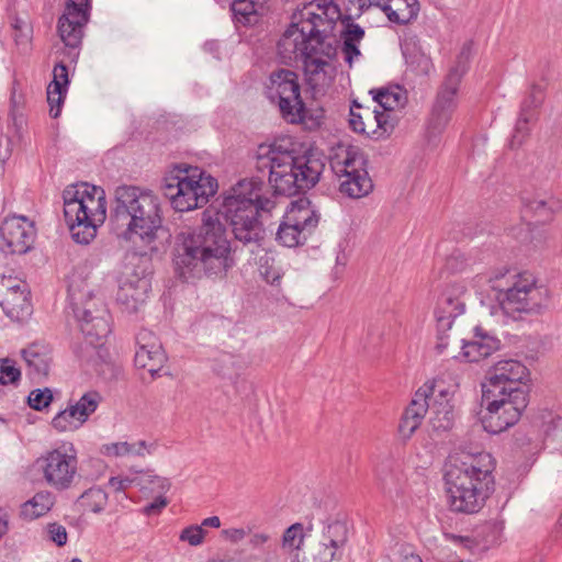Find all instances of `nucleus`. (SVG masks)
Returning a JSON list of instances; mask_svg holds the SVG:
<instances>
[{
    "instance_id": "obj_1",
    "label": "nucleus",
    "mask_w": 562,
    "mask_h": 562,
    "mask_svg": "<svg viewBox=\"0 0 562 562\" xmlns=\"http://www.w3.org/2000/svg\"><path fill=\"white\" fill-rule=\"evenodd\" d=\"M263 182L256 178L238 181L224 199L222 212L206 210L198 227H184L176 236L175 266L181 274L195 270L225 272L232 266L231 245L223 218L229 223L236 239L243 243L260 238V211L270 201L262 195Z\"/></svg>"
},
{
    "instance_id": "obj_2",
    "label": "nucleus",
    "mask_w": 562,
    "mask_h": 562,
    "mask_svg": "<svg viewBox=\"0 0 562 562\" xmlns=\"http://www.w3.org/2000/svg\"><path fill=\"white\" fill-rule=\"evenodd\" d=\"M342 20L334 0H313L297 8L279 42L285 60L303 64L307 85L321 91L330 87L337 75L338 22Z\"/></svg>"
},
{
    "instance_id": "obj_3",
    "label": "nucleus",
    "mask_w": 562,
    "mask_h": 562,
    "mask_svg": "<svg viewBox=\"0 0 562 562\" xmlns=\"http://www.w3.org/2000/svg\"><path fill=\"white\" fill-rule=\"evenodd\" d=\"M115 234L121 247L146 255L157 249L161 216L157 196L137 188L116 191Z\"/></svg>"
},
{
    "instance_id": "obj_4",
    "label": "nucleus",
    "mask_w": 562,
    "mask_h": 562,
    "mask_svg": "<svg viewBox=\"0 0 562 562\" xmlns=\"http://www.w3.org/2000/svg\"><path fill=\"white\" fill-rule=\"evenodd\" d=\"M256 160L259 170H269L268 181L273 192L289 196L312 188L325 166L315 153L295 155L276 144L259 145Z\"/></svg>"
},
{
    "instance_id": "obj_5",
    "label": "nucleus",
    "mask_w": 562,
    "mask_h": 562,
    "mask_svg": "<svg viewBox=\"0 0 562 562\" xmlns=\"http://www.w3.org/2000/svg\"><path fill=\"white\" fill-rule=\"evenodd\" d=\"M495 462L487 452H481L452 465L446 473L447 499L451 510L464 514L479 512L493 484Z\"/></svg>"
},
{
    "instance_id": "obj_6",
    "label": "nucleus",
    "mask_w": 562,
    "mask_h": 562,
    "mask_svg": "<svg viewBox=\"0 0 562 562\" xmlns=\"http://www.w3.org/2000/svg\"><path fill=\"white\" fill-rule=\"evenodd\" d=\"M64 216L71 238L87 245L98 235L108 214L105 191L87 182L69 186L63 193Z\"/></svg>"
},
{
    "instance_id": "obj_7",
    "label": "nucleus",
    "mask_w": 562,
    "mask_h": 562,
    "mask_svg": "<svg viewBox=\"0 0 562 562\" xmlns=\"http://www.w3.org/2000/svg\"><path fill=\"white\" fill-rule=\"evenodd\" d=\"M164 192L176 212L204 207L217 193V180L198 166L177 164L164 176Z\"/></svg>"
},
{
    "instance_id": "obj_8",
    "label": "nucleus",
    "mask_w": 562,
    "mask_h": 562,
    "mask_svg": "<svg viewBox=\"0 0 562 562\" xmlns=\"http://www.w3.org/2000/svg\"><path fill=\"white\" fill-rule=\"evenodd\" d=\"M415 394L428 402L432 414L430 422L435 429L447 430L452 427L461 397L457 374L440 372L432 380L426 381Z\"/></svg>"
},
{
    "instance_id": "obj_9",
    "label": "nucleus",
    "mask_w": 562,
    "mask_h": 562,
    "mask_svg": "<svg viewBox=\"0 0 562 562\" xmlns=\"http://www.w3.org/2000/svg\"><path fill=\"white\" fill-rule=\"evenodd\" d=\"M529 398L522 392L504 389L482 387V402L480 420L483 428L490 434H499L513 427L520 419L528 406Z\"/></svg>"
},
{
    "instance_id": "obj_10",
    "label": "nucleus",
    "mask_w": 562,
    "mask_h": 562,
    "mask_svg": "<svg viewBox=\"0 0 562 562\" xmlns=\"http://www.w3.org/2000/svg\"><path fill=\"white\" fill-rule=\"evenodd\" d=\"M329 162L339 179L340 192L350 198H361L372 189L367 161L358 146L339 143L331 148Z\"/></svg>"
},
{
    "instance_id": "obj_11",
    "label": "nucleus",
    "mask_w": 562,
    "mask_h": 562,
    "mask_svg": "<svg viewBox=\"0 0 562 562\" xmlns=\"http://www.w3.org/2000/svg\"><path fill=\"white\" fill-rule=\"evenodd\" d=\"M329 162L339 179L340 192L350 198H361L372 189L367 161L358 146L339 143L331 148Z\"/></svg>"
},
{
    "instance_id": "obj_12",
    "label": "nucleus",
    "mask_w": 562,
    "mask_h": 562,
    "mask_svg": "<svg viewBox=\"0 0 562 562\" xmlns=\"http://www.w3.org/2000/svg\"><path fill=\"white\" fill-rule=\"evenodd\" d=\"M550 291L538 282L529 271L515 273L510 277V286L498 294L501 307L507 314L538 313L549 304Z\"/></svg>"
},
{
    "instance_id": "obj_13",
    "label": "nucleus",
    "mask_w": 562,
    "mask_h": 562,
    "mask_svg": "<svg viewBox=\"0 0 562 562\" xmlns=\"http://www.w3.org/2000/svg\"><path fill=\"white\" fill-rule=\"evenodd\" d=\"M508 273L506 267H501L488 273V276H476L471 281L464 279H456L448 282L437 299L434 310V316L439 327L442 329L451 328L454 319L465 312V296L468 285H477L488 280L490 282L498 281Z\"/></svg>"
},
{
    "instance_id": "obj_14",
    "label": "nucleus",
    "mask_w": 562,
    "mask_h": 562,
    "mask_svg": "<svg viewBox=\"0 0 562 562\" xmlns=\"http://www.w3.org/2000/svg\"><path fill=\"white\" fill-rule=\"evenodd\" d=\"M46 483L57 490L67 488L77 473L78 460L70 449H54L37 460Z\"/></svg>"
},
{
    "instance_id": "obj_15",
    "label": "nucleus",
    "mask_w": 562,
    "mask_h": 562,
    "mask_svg": "<svg viewBox=\"0 0 562 562\" xmlns=\"http://www.w3.org/2000/svg\"><path fill=\"white\" fill-rule=\"evenodd\" d=\"M349 127L357 134L380 139L389 136L397 124L393 114H379V110L353 101L349 112Z\"/></svg>"
},
{
    "instance_id": "obj_16",
    "label": "nucleus",
    "mask_w": 562,
    "mask_h": 562,
    "mask_svg": "<svg viewBox=\"0 0 562 562\" xmlns=\"http://www.w3.org/2000/svg\"><path fill=\"white\" fill-rule=\"evenodd\" d=\"M266 89L268 97L278 101L282 116L286 114L296 115L291 110L299 105L302 98L299 76L295 71L283 68L272 71Z\"/></svg>"
},
{
    "instance_id": "obj_17",
    "label": "nucleus",
    "mask_w": 562,
    "mask_h": 562,
    "mask_svg": "<svg viewBox=\"0 0 562 562\" xmlns=\"http://www.w3.org/2000/svg\"><path fill=\"white\" fill-rule=\"evenodd\" d=\"M36 239L34 221L24 215H9L0 224V240L11 254L23 255L32 249Z\"/></svg>"
},
{
    "instance_id": "obj_18",
    "label": "nucleus",
    "mask_w": 562,
    "mask_h": 562,
    "mask_svg": "<svg viewBox=\"0 0 562 562\" xmlns=\"http://www.w3.org/2000/svg\"><path fill=\"white\" fill-rule=\"evenodd\" d=\"M530 372L528 368L517 360H501L495 363L486 382L482 387L504 389L506 392L519 390L524 397L529 398Z\"/></svg>"
},
{
    "instance_id": "obj_19",
    "label": "nucleus",
    "mask_w": 562,
    "mask_h": 562,
    "mask_svg": "<svg viewBox=\"0 0 562 562\" xmlns=\"http://www.w3.org/2000/svg\"><path fill=\"white\" fill-rule=\"evenodd\" d=\"M101 396L97 392H87L78 401L70 403L52 420V426L59 432L79 429L97 411Z\"/></svg>"
},
{
    "instance_id": "obj_20",
    "label": "nucleus",
    "mask_w": 562,
    "mask_h": 562,
    "mask_svg": "<svg viewBox=\"0 0 562 562\" xmlns=\"http://www.w3.org/2000/svg\"><path fill=\"white\" fill-rule=\"evenodd\" d=\"M88 14L77 7H66L57 23V33L66 47L77 48L82 40Z\"/></svg>"
},
{
    "instance_id": "obj_21",
    "label": "nucleus",
    "mask_w": 562,
    "mask_h": 562,
    "mask_svg": "<svg viewBox=\"0 0 562 562\" xmlns=\"http://www.w3.org/2000/svg\"><path fill=\"white\" fill-rule=\"evenodd\" d=\"M143 342L135 355V366L143 371V376L147 373L153 378L159 372L166 361V356L159 341L147 334L140 336Z\"/></svg>"
},
{
    "instance_id": "obj_22",
    "label": "nucleus",
    "mask_w": 562,
    "mask_h": 562,
    "mask_svg": "<svg viewBox=\"0 0 562 562\" xmlns=\"http://www.w3.org/2000/svg\"><path fill=\"white\" fill-rule=\"evenodd\" d=\"M109 485L114 491H127L133 486H142V488H144L148 494L156 496H164L171 486L168 479L149 473H138L133 476L111 477Z\"/></svg>"
},
{
    "instance_id": "obj_23",
    "label": "nucleus",
    "mask_w": 562,
    "mask_h": 562,
    "mask_svg": "<svg viewBox=\"0 0 562 562\" xmlns=\"http://www.w3.org/2000/svg\"><path fill=\"white\" fill-rule=\"evenodd\" d=\"M499 349V340L476 328L469 339H464L461 347V357L468 362H479L492 356Z\"/></svg>"
},
{
    "instance_id": "obj_24",
    "label": "nucleus",
    "mask_w": 562,
    "mask_h": 562,
    "mask_svg": "<svg viewBox=\"0 0 562 562\" xmlns=\"http://www.w3.org/2000/svg\"><path fill=\"white\" fill-rule=\"evenodd\" d=\"M1 306L5 313L18 321L31 313L30 290L24 282L7 289L1 295Z\"/></svg>"
},
{
    "instance_id": "obj_25",
    "label": "nucleus",
    "mask_w": 562,
    "mask_h": 562,
    "mask_svg": "<svg viewBox=\"0 0 562 562\" xmlns=\"http://www.w3.org/2000/svg\"><path fill=\"white\" fill-rule=\"evenodd\" d=\"M364 35V30L350 21H348L340 31L341 56L349 68L360 61L362 57L360 44Z\"/></svg>"
},
{
    "instance_id": "obj_26",
    "label": "nucleus",
    "mask_w": 562,
    "mask_h": 562,
    "mask_svg": "<svg viewBox=\"0 0 562 562\" xmlns=\"http://www.w3.org/2000/svg\"><path fill=\"white\" fill-rule=\"evenodd\" d=\"M428 402L420 400L416 394L405 408L397 427L398 437L402 440H408L420 427L427 411Z\"/></svg>"
},
{
    "instance_id": "obj_27",
    "label": "nucleus",
    "mask_w": 562,
    "mask_h": 562,
    "mask_svg": "<svg viewBox=\"0 0 562 562\" xmlns=\"http://www.w3.org/2000/svg\"><path fill=\"white\" fill-rule=\"evenodd\" d=\"M68 83L69 79L66 66L63 64L56 65L53 70V80L47 87V102L52 117H58L61 112Z\"/></svg>"
},
{
    "instance_id": "obj_28",
    "label": "nucleus",
    "mask_w": 562,
    "mask_h": 562,
    "mask_svg": "<svg viewBox=\"0 0 562 562\" xmlns=\"http://www.w3.org/2000/svg\"><path fill=\"white\" fill-rule=\"evenodd\" d=\"M420 11L418 0H386L382 12L392 23L406 25L415 21Z\"/></svg>"
},
{
    "instance_id": "obj_29",
    "label": "nucleus",
    "mask_w": 562,
    "mask_h": 562,
    "mask_svg": "<svg viewBox=\"0 0 562 562\" xmlns=\"http://www.w3.org/2000/svg\"><path fill=\"white\" fill-rule=\"evenodd\" d=\"M373 100L379 104L382 111L379 114H393L396 119V112L402 110L407 102V93L400 86H390L378 90H371Z\"/></svg>"
},
{
    "instance_id": "obj_30",
    "label": "nucleus",
    "mask_w": 562,
    "mask_h": 562,
    "mask_svg": "<svg viewBox=\"0 0 562 562\" xmlns=\"http://www.w3.org/2000/svg\"><path fill=\"white\" fill-rule=\"evenodd\" d=\"M283 221L304 232L313 229L317 224V217L311 206V202L305 198L291 203L283 216Z\"/></svg>"
},
{
    "instance_id": "obj_31",
    "label": "nucleus",
    "mask_w": 562,
    "mask_h": 562,
    "mask_svg": "<svg viewBox=\"0 0 562 562\" xmlns=\"http://www.w3.org/2000/svg\"><path fill=\"white\" fill-rule=\"evenodd\" d=\"M291 112H295V116L292 114H286L283 117L294 124H301L307 130H315L319 127L325 120V111L321 106H308L306 108L301 100L299 105L295 109L291 110Z\"/></svg>"
},
{
    "instance_id": "obj_32",
    "label": "nucleus",
    "mask_w": 562,
    "mask_h": 562,
    "mask_svg": "<svg viewBox=\"0 0 562 562\" xmlns=\"http://www.w3.org/2000/svg\"><path fill=\"white\" fill-rule=\"evenodd\" d=\"M54 505V497L49 492H38L20 507V517L24 520H34L46 515Z\"/></svg>"
},
{
    "instance_id": "obj_33",
    "label": "nucleus",
    "mask_w": 562,
    "mask_h": 562,
    "mask_svg": "<svg viewBox=\"0 0 562 562\" xmlns=\"http://www.w3.org/2000/svg\"><path fill=\"white\" fill-rule=\"evenodd\" d=\"M49 355V348L42 344H32L23 350V358L26 363L41 373H46L48 370Z\"/></svg>"
},
{
    "instance_id": "obj_34",
    "label": "nucleus",
    "mask_w": 562,
    "mask_h": 562,
    "mask_svg": "<svg viewBox=\"0 0 562 562\" xmlns=\"http://www.w3.org/2000/svg\"><path fill=\"white\" fill-rule=\"evenodd\" d=\"M304 233V231L282 220L277 239L286 247H295L305 238Z\"/></svg>"
},
{
    "instance_id": "obj_35",
    "label": "nucleus",
    "mask_w": 562,
    "mask_h": 562,
    "mask_svg": "<svg viewBox=\"0 0 562 562\" xmlns=\"http://www.w3.org/2000/svg\"><path fill=\"white\" fill-rule=\"evenodd\" d=\"M104 454L108 457H125V456H144L146 451V446L144 442H138L135 445H128L127 442H116L106 445L103 448Z\"/></svg>"
},
{
    "instance_id": "obj_36",
    "label": "nucleus",
    "mask_w": 562,
    "mask_h": 562,
    "mask_svg": "<svg viewBox=\"0 0 562 562\" xmlns=\"http://www.w3.org/2000/svg\"><path fill=\"white\" fill-rule=\"evenodd\" d=\"M232 10L239 22L251 23L256 21L258 14V3L254 0H236Z\"/></svg>"
},
{
    "instance_id": "obj_37",
    "label": "nucleus",
    "mask_w": 562,
    "mask_h": 562,
    "mask_svg": "<svg viewBox=\"0 0 562 562\" xmlns=\"http://www.w3.org/2000/svg\"><path fill=\"white\" fill-rule=\"evenodd\" d=\"M106 503V494L101 488H90L80 497V505L91 512L101 510Z\"/></svg>"
},
{
    "instance_id": "obj_38",
    "label": "nucleus",
    "mask_w": 562,
    "mask_h": 562,
    "mask_svg": "<svg viewBox=\"0 0 562 562\" xmlns=\"http://www.w3.org/2000/svg\"><path fill=\"white\" fill-rule=\"evenodd\" d=\"M21 378V371L15 362L9 358L0 359V383L14 384Z\"/></svg>"
},
{
    "instance_id": "obj_39",
    "label": "nucleus",
    "mask_w": 562,
    "mask_h": 562,
    "mask_svg": "<svg viewBox=\"0 0 562 562\" xmlns=\"http://www.w3.org/2000/svg\"><path fill=\"white\" fill-rule=\"evenodd\" d=\"M304 541L303 526L294 524L286 529L283 536V546L291 550H299Z\"/></svg>"
},
{
    "instance_id": "obj_40",
    "label": "nucleus",
    "mask_w": 562,
    "mask_h": 562,
    "mask_svg": "<svg viewBox=\"0 0 562 562\" xmlns=\"http://www.w3.org/2000/svg\"><path fill=\"white\" fill-rule=\"evenodd\" d=\"M149 280L146 278H142L137 282V286L135 289L132 285H124L121 288V295L124 297L131 296L134 302H143L144 297L149 291Z\"/></svg>"
},
{
    "instance_id": "obj_41",
    "label": "nucleus",
    "mask_w": 562,
    "mask_h": 562,
    "mask_svg": "<svg viewBox=\"0 0 562 562\" xmlns=\"http://www.w3.org/2000/svg\"><path fill=\"white\" fill-rule=\"evenodd\" d=\"M53 401V393L50 390H34L29 395V405L36 409L41 411L46 408Z\"/></svg>"
},
{
    "instance_id": "obj_42",
    "label": "nucleus",
    "mask_w": 562,
    "mask_h": 562,
    "mask_svg": "<svg viewBox=\"0 0 562 562\" xmlns=\"http://www.w3.org/2000/svg\"><path fill=\"white\" fill-rule=\"evenodd\" d=\"M206 531L200 526H190L182 530L180 540L190 546H199L204 541Z\"/></svg>"
},
{
    "instance_id": "obj_43",
    "label": "nucleus",
    "mask_w": 562,
    "mask_h": 562,
    "mask_svg": "<svg viewBox=\"0 0 562 562\" xmlns=\"http://www.w3.org/2000/svg\"><path fill=\"white\" fill-rule=\"evenodd\" d=\"M447 537L454 542L461 543L464 548L469 549L471 552L484 551L488 548V543L486 541H482L476 538L460 537V536H454V535H449Z\"/></svg>"
},
{
    "instance_id": "obj_44",
    "label": "nucleus",
    "mask_w": 562,
    "mask_h": 562,
    "mask_svg": "<svg viewBox=\"0 0 562 562\" xmlns=\"http://www.w3.org/2000/svg\"><path fill=\"white\" fill-rule=\"evenodd\" d=\"M12 37L16 45L26 44L31 38V27L29 24L15 20L14 23H12Z\"/></svg>"
},
{
    "instance_id": "obj_45",
    "label": "nucleus",
    "mask_w": 562,
    "mask_h": 562,
    "mask_svg": "<svg viewBox=\"0 0 562 562\" xmlns=\"http://www.w3.org/2000/svg\"><path fill=\"white\" fill-rule=\"evenodd\" d=\"M50 539L58 546H63L67 541V532L63 526L53 524L48 529Z\"/></svg>"
},
{
    "instance_id": "obj_46",
    "label": "nucleus",
    "mask_w": 562,
    "mask_h": 562,
    "mask_svg": "<svg viewBox=\"0 0 562 562\" xmlns=\"http://www.w3.org/2000/svg\"><path fill=\"white\" fill-rule=\"evenodd\" d=\"M168 499L161 495L155 497V499L145 508L147 515L157 514L161 512L167 505Z\"/></svg>"
},
{
    "instance_id": "obj_47",
    "label": "nucleus",
    "mask_w": 562,
    "mask_h": 562,
    "mask_svg": "<svg viewBox=\"0 0 562 562\" xmlns=\"http://www.w3.org/2000/svg\"><path fill=\"white\" fill-rule=\"evenodd\" d=\"M358 7L363 10V9H369L371 7H376L379 9H383L386 0H353Z\"/></svg>"
},
{
    "instance_id": "obj_48",
    "label": "nucleus",
    "mask_w": 562,
    "mask_h": 562,
    "mask_svg": "<svg viewBox=\"0 0 562 562\" xmlns=\"http://www.w3.org/2000/svg\"><path fill=\"white\" fill-rule=\"evenodd\" d=\"M261 273L265 277L266 281L269 283H274L276 281H278L280 279L279 270L273 266L268 267Z\"/></svg>"
},
{
    "instance_id": "obj_49",
    "label": "nucleus",
    "mask_w": 562,
    "mask_h": 562,
    "mask_svg": "<svg viewBox=\"0 0 562 562\" xmlns=\"http://www.w3.org/2000/svg\"><path fill=\"white\" fill-rule=\"evenodd\" d=\"M224 536L232 541H239L245 537V531L243 529H229L223 531Z\"/></svg>"
},
{
    "instance_id": "obj_50",
    "label": "nucleus",
    "mask_w": 562,
    "mask_h": 562,
    "mask_svg": "<svg viewBox=\"0 0 562 562\" xmlns=\"http://www.w3.org/2000/svg\"><path fill=\"white\" fill-rule=\"evenodd\" d=\"M220 526H221L220 518L217 516H213V517L205 518L202 521L200 527H202L205 530V528H209V527H211V528H220Z\"/></svg>"
},
{
    "instance_id": "obj_51",
    "label": "nucleus",
    "mask_w": 562,
    "mask_h": 562,
    "mask_svg": "<svg viewBox=\"0 0 562 562\" xmlns=\"http://www.w3.org/2000/svg\"><path fill=\"white\" fill-rule=\"evenodd\" d=\"M67 7H77L81 9L83 12L88 13L90 8V0H69Z\"/></svg>"
},
{
    "instance_id": "obj_52",
    "label": "nucleus",
    "mask_w": 562,
    "mask_h": 562,
    "mask_svg": "<svg viewBox=\"0 0 562 562\" xmlns=\"http://www.w3.org/2000/svg\"><path fill=\"white\" fill-rule=\"evenodd\" d=\"M402 562H424L423 559L416 553L405 554Z\"/></svg>"
},
{
    "instance_id": "obj_53",
    "label": "nucleus",
    "mask_w": 562,
    "mask_h": 562,
    "mask_svg": "<svg viewBox=\"0 0 562 562\" xmlns=\"http://www.w3.org/2000/svg\"><path fill=\"white\" fill-rule=\"evenodd\" d=\"M448 341L446 337H440L439 342L436 345V350L438 353L443 352V350L447 348Z\"/></svg>"
},
{
    "instance_id": "obj_54",
    "label": "nucleus",
    "mask_w": 562,
    "mask_h": 562,
    "mask_svg": "<svg viewBox=\"0 0 562 562\" xmlns=\"http://www.w3.org/2000/svg\"><path fill=\"white\" fill-rule=\"evenodd\" d=\"M7 530H8V522L5 519H3L0 516V539L3 537V535L7 532Z\"/></svg>"
},
{
    "instance_id": "obj_55",
    "label": "nucleus",
    "mask_w": 562,
    "mask_h": 562,
    "mask_svg": "<svg viewBox=\"0 0 562 562\" xmlns=\"http://www.w3.org/2000/svg\"><path fill=\"white\" fill-rule=\"evenodd\" d=\"M82 318H83L86 322H89V321H90V319L87 317L86 313H83Z\"/></svg>"
},
{
    "instance_id": "obj_56",
    "label": "nucleus",
    "mask_w": 562,
    "mask_h": 562,
    "mask_svg": "<svg viewBox=\"0 0 562 562\" xmlns=\"http://www.w3.org/2000/svg\"><path fill=\"white\" fill-rule=\"evenodd\" d=\"M71 562H81L79 559H74Z\"/></svg>"
}]
</instances>
